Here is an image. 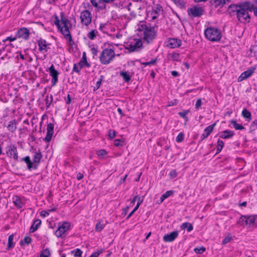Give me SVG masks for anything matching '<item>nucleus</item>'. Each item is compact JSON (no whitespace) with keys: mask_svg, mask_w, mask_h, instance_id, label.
I'll list each match as a JSON object with an SVG mask.
<instances>
[{"mask_svg":"<svg viewBox=\"0 0 257 257\" xmlns=\"http://www.w3.org/2000/svg\"><path fill=\"white\" fill-rule=\"evenodd\" d=\"M138 36L144 42L150 44L157 37V30L150 24H142L138 26Z\"/></svg>","mask_w":257,"mask_h":257,"instance_id":"1","label":"nucleus"},{"mask_svg":"<svg viewBox=\"0 0 257 257\" xmlns=\"http://www.w3.org/2000/svg\"><path fill=\"white\" fill-rule=\"evenodd\" d=\"M61 21L63 25L62 27L60 24V20L57 15L55 16V20L54 23L57 26L58 30L61 32L63 35L64 38L69 42V45L72 46L74 44L71 35L70 33L68 25H70V21L64 16L63 12L60 13Z\"/></svg>","mask_w":257,"mask_h":257,"instance_id":"2","label":"nucleus"},{"mask_svg":"<svg viewBox=\"0 0 257 257\" xmlns=\"http://www.w3.org/2000/svg\"><path fill=\"white\" fill-rule=\"evenodd\" d=\"M255 6L249 2H246L242 3V18L245 22H250V18L247 12H253L255 16L257 17V0H254Z\"/></svg>","mask_w":257,"mask_h":257,"instance_id":"3","label":"nucleus"},{"mask_svg":"<svg viewBox=\"0 0 257 257\" xmlns=\"http://www.w3.org/2000/svg\"><path fill=\"white\" fill-rule=\"evenodd\" d=\"M206 38L213 42H217L221 38V33L219 29L213 27L207 28L204 31Z\"/></svg>","mask_w":257,"mask_h":257,"instance_id":"4","label":"nucleus"},{"mask_svg":"<svg viewBox=\"0 0 257 257\" xmlns=\"http://www.w3.org/2000/svg\"><path fill=\"white\" fill-rule=\"evenodd\" d=\"M114 56L115 53L113 49H104L99 56L100 61L102 64L107 65L113 60Z\"/></svg>","mask_w":257,"mask_h":257,"instance_id":"5","label":"nucleus"},{"mask_svg":"<svg viewBox=\"0 0 257 257\" xmlns=\"http://www.w3.org/2000/svg\"><path fill=\"white\" fill-rule=\"evenodd\" d=\"M204 12V9L198 5L193 6L187 10L188 15L191 19L200 17Z\"/></svg>","mask_w":257,"mask_h":257,"instance_id":"6","label":"nucleus"},{"mask_svg":"<svg viewBox=\"0 0 257 257\" xmlns=\"http://www.w3.org/2000/svg\"><path fill=\"white\" fill-rule=\"evenodd\" d=\"M80 19L81 23L83 25L88 26L91 24L92 21V15L91 12L88 10L81 11L80 15Z\"/></svg>","mask_w":257,"mask_h":257,"instance_id":"7","label":"nucleus"},{"mask_svg":"<svg viewBox=\"0 0 257 257\" xmlns=\"http://www.w3.org/2000/svg\"><path fill=\"white\" fill-rule=\"evenodd\" d=\"M70 224L68 222H64L59 226L55 232V234L58 237L64 238L66 236V232L69 229Z\"/></svg>","mask_w":257,"mask_h":257,"instance_id":"8","label":"nucleus"},{"mask_svg":"<svg viewBox=\"0 0 257 257\" xmlns=\"http://www.w3.org/2000/svg\"><path fill=\"white\" fill-rule=\"evenodd\" d=\"M257 215H242V225L253 227L257 224Z\"/></svg>","mask_w":257,"mask_h":257,"instance_id":"9","label":"nucleus"},{"mask_svg":"<svg viewBox=\"0 0 257 257\" xmlns=\"http://www.w3.org/2000/svg\"><path fill=\"white\" fill-rule=\"evenodd\" d=\"M30 35V30L25 27H22L18 29L16 34L17 38L22 39L25 41L29 39Z\"/></svg>","mask_w":257,"mask_h":257,"instance_id":"10","label":"nucleus"},{"mask_svg":"<svg viewBox=\"0 0 257 257\" xmlns=\"http://www.w3.org/2000/svg\"><path fill=\"white\" fill-rule=\"evenodd\" d=\"M228 11L231 15H236L238 21H240L241 4L231 5L229 6Z\"/></svg>","mask_w":257,"mask_h":257,"instance_id":"11","label":"nucleus"},{"mask_svg":"<svg viewBox=\"0 0 257 257\" xmlns=\"http://www.w3.org/2000/svg\"><path fill=\"white\" fill-rule=\"evenodd\" d=\"M48 70L49 72H50V76L52 77L51 80V86H54L56 85L58 81L59 73L56 70H55L53 64L51 65V66L49 68Z\"/></svg>","mask_w":257,"mask_h":257,"instance_id":"12","label":"nucleus"},{"mask_svg":"<svg viewBox=\"0 0 257 257\" xmlns=\"http://www.w3.org/2000/svg\"><path fill=\"white\" fill-rule=\"evenodd\" d=\"M7 154L8 157L13 158L16 161L18 159L17 147L14 145H10L8 147Z\"/></svg>","mask_w":257,"mask_h":257,"instance_id":"13","label":"nucleus"},{"mask_svg":"<svg viewBox=\"0 0 257 257\" xmlns=\"http://www.w3.org/2000/svg\"><path fill=\"white\" fill-rule=\"evenodd\" d=\"M142 45L141 39H136L134 40V42H132L130 44L128 45L127 49L131 52H133L141 48Z\"/></svg>","mask_w":257,"mask_h":257,"instance_id":"14","label":"nucleus"},{"mask_svg":"<svg viewBox=\"0 0 257 257\" xmlns=\"http://www.w3.org/2000/svg\"><path fill=\"white\" fill-rule=\"evenodd\" d=\"M54 134V124L48 123L47 126V135L43 140L46 142H50Z\"/></svg>","mask_w":257,"mask_h":257,"instance_id":"15","label":"nucleus"},{"mask_svg":"<svg viewBox=\"0 0 257 257\" xmlns=\"http://www.w3.org/2000/svg\"><path fill=\"white\" fill-rule=\"evenodd\" d=\"M178 236V231L176 230L166 234L163 236V240L165 242H172Z\"/></svg>","mask_w":257,"mask_h":257,"instance_id":"16","label":"nucleus"},{"mask_svg":"<svg viewBox=\"0 0 257 257\" xmlns=\"http://www.w3.org/2000/svg\"><path fill=\"white\" fill-rule=\"evenodd\" d=\"M181 44L182 42L180 40L175 38H170L168 41L167 46L173 49L180 47Z\"/></svg>","mask_w":257,"mask_h":257,"instance_id":"17","label":"nucleus"},{"mask_svg":"<svg viewBox=\"0 0 257 257\" xmlns=\"http://www.w3.org/2000/svg\"><path fill=\"white\" fill-rule=\"evenodd\" d=\"M161 11H163L162 7L159 4H156L153 7L151 12V15H152V18L153 20H155L158 18V16L160 15Z\"/></svg>","mask_w":257,"mask_h":257,"instance_id":"18","label":"nucleus"},{"mask_svg":"<svg viewBox=\"0 0 257 257\" xmlns=\"http://www.w3.org/2000/svg\"><path fill=\"white\" fill-rule=\"evenodd\" d=\"M216 123H214L208 126L205 128L203 133L201 135V139L202 140L207 138L210 135V134L213 131L214 127Z\"/></svg>","mask_w":257,"mask_h":257,"instance_id":"19","label":"nucleus"},{"mask_svg":"<svg viewBox=\"0 0 257 257\" xmlns=\"http://www.w3.org/2000/svg\"><path fill=\"white\" fill-rule=\"evenodd\" d=\"M37 42L39 51L42 53L47 52L48 51V48L46 41L40 38L38 40Z\"/></svg>","mask_w":257,"mask_h":257,"instance_id":"20","label":"nucleus"},{"mask_svg":"<svg viewBox=\"0 0 257 257\" xmlns=\"http://www.w3.org/2000/svg\"><path fill=\"white\" fill-rule=\"evenodd\" d=\"M255 68L253 67H249L246 71L242 73V80L249 78L255 72Z\"/></svg>","mask_w":257,"mask_h":257,"instance_id":"21","label":"nucleus"},{"mask_svg":"<svg viewBox=\"0 0 257 257\" xmlns=\"http://www.w3.org/2000/svg\"><path fill=\"white\" fill-rule=\"evenodd\" d=\"M22 160L27 164L28 169L30 171H31L32 168H33L35 170L37 168V165H35L34 166L33 165V162L31 161L30 157L26 156L22 158Z\"/></svg>","mask_w":257,"mask_h":257,"instance_id":"22","label":"nucleus"},{"mask_svg":"<svg viewBox=\"0 0 257 257\" xmlns=\"http://www.w3.org/2000/svg\"><path fill=\"white\" fill-rule=\"evenodd\" d=\"M167 59L170 61H180V54L176 52H172L168 54Z\"/></svg>","mask_w":257,"mask_h":257,"instance_id":"23","label":"nucleus"},{"mask_svg":"<svg viewBox=\"0 0 257 257\" xmlns=\"http://www.w3.org/2000/svg\"><path fill=\"white\" fill-rule=\"evenodd\" d=\"M41 224V221L39 219L35 220L30 228V232H34L36 231Z\"/></svg>","mask_w":257,"mask_h":257,"instance_id":"24","label":"nucleus"},{"mask_svg":"<svg viewBox=\"0 0 257 257\" xmlns=\"http://www.w3.org/2000/svg\"><path fill=\"white\" fill-rule=\"evenodd\" d=\"M8 130L12 133L16 131L17 128V122L16 119L10 121L7 126Z\"/></svg>","mask_w":257,"mask_h":257,"instance_id":"25","label":"nucleus"},{"mask_svg":"<svg viewBox=\"0 0 257 257\" xmlns=\"http://www.w3.org/2000/svg\"><path fill=\"white\" fill-rule=\"evenodd\" d=\"M210 3L215 8L222 7L225 4V0H211Z\"/></svg>","mask_w":257,"mask_h":257,"instance_id":"26","label":"nucleus"},{"mask_svg":"<svg viewBox=\"0 0 257 257\" xmlns=\"http://www.w3.org/2000/svg\"><path fill=\"white\" fill-rule=\"evenodd\" d=\"M233 135V132L229 130H225L221 133L220 137L223 139H228L232 137Z\"/></svg>","mask_w":257,"mask_h":257,"instance_id":"27","label":"nucleus"},{"mask_svg":"<svg viewBox=\"0 0 257 257\" xmlns=\"http://www.w3.org/2000/svg\"><path fill=\"white\" fill-rule=\"evenodd\" d=\"M242 116L247 121H249L251 119V113L247 110L246 108H244L242 110Z\"/></svg>","mask_w":257,"mask_h":257,"instance_id":"28","label":"nucleus"},{"mask_svg":"<svg viewBox=\"0 0 257 257\" xmlns=\"http://www.w3.org/2000/svg\"><path fill=\"white\" fill-rule=\"evenodd\" d=\"M13 202L16 206H17L18 208H22V202L20 199V198L18 196H15L13 198Z\"/></svg>","mask_w":257,"mask_h":257,"instance_id":"29","label":"nucleus"},{"mask_svg":"<svg viewBox=\"0 0 257 257\" xmlns=\"http://www.w3.org/2000/svg\"><path fill=\"white\" fill-rule=\"evenodd\" d=\"M78 63L79 65L82 66L83 67L84 66H86L87 67H90L89 63H88L87 61L86 56V54H85V52H84L83 53L82 58L81 61Z\"/></svg>","mask_w":257,"mask_h":257,"instance_id":"30","label":"nucleus"},{"mask_svg":"<svg viewBox=\"0 0 257 257\" xmlns=\"http://www.w3.org/2000/svg\"><path fill=\"white\" fill-rule=\"evenodd\" d=\"M119 75L122 77L124 81L126 82H128L131 80V76L129 73L126 71H121L120 72Z\"/></svg>","mask_w":257,"mask_h":257,"instance_id":"31","label":"nucleus"},{"mask_svg":"<svg viewBox=\"0 0 257 257\" xmlns=\"http://www.w3.org/2000/svg\"><path fill=\"white\" fill-rule=\"evenodd\" d=\"M181 228L182 229H187L188 232H190L193 229V225L189 222H184L181 226Z\"/></svg>","mask_w":257,"mask_h":257,"instance_id":"32","label":"nucleus"},{"mask_svg":"<svg viewBox=\"0 0 257 257\" xmlns=\"http://www.w3.org/2000/svg\"><path fill=\"white\" fill-rule=\"evenodd\" d=\"M223 146H224L223 142L222 140L218 139L217 141V145L216 147V154H218V153H220L221 152V151L222 150Z\"/></svg>","mask_w":257,"mask_h":257,"instance_id":"33","label":"nucleus"},{"mask_svg":"<svg viewBox=\"0 0 257 257\" xmlns=\"http://www.w3.org/2000/svg\"><path fill=\"white\" fill-rule=\"evenodd\" d=\"M14 240V235L11 234L9 236L8 238V243L7 246V249H10V248H13L14 246V244L13 243Z\"/></svg>","mask_w":257,"mask_h":257,"instance_id":"34","label":"nucleus"},{"mask_svg":"<svg viewBox=\"0 0 257 257\" xmlns=\"http://www.w3.org/2000/svg\"><path fill=\"white\" fill-rule=\"evenodd\" d=\"M74 257H82V251L79 248H76L71 251Z\"/></svg>","mask_w":257,"mask_h":257,"instance_id":"35","label":"nucleus"},{"mask_svg":"<svg viewBox=\"0 0 257 257\" xmlns=\"http://www.w3.org/2000/svg\"><path fill=\"white\" fill-rule=\"evenodd\" d=\"M97 31L96 30H93L89 32L87 34V37L90 40H94L96 37Z\"/></svg>","mask_w":257,"mask_h":257,"instance_id":"36","label":"nucleus"},{"mask_svg":"<svg viewBox=\"0 0 257 257\" xmlns=\"http://www.w3.org/2000/svg\"><path fill=\"white\" fill-rule=\"evenodd\" d=\"M41 158V153H36L33 156V161L34 163H39Z\"/></svg>","mask_w":257,"mask_h":257,"instance_id":"37","label":"nucleus"},{"mask_svg":"<svg viewBox=\"0 0 257 257\" xmlns=\"http://www.w3.org/2000/svg\"><path fill=\"white\" fill-rule=\"evenodd\" d=\"M181 9L184 8L185 3L183 0H171Z\"/></svg>","mask_w":257,"mask_h":257,"instance_id":"38","label":"nucleus"},{"mask_svg":"<svg viewBox=\"0 0 257 257\" xmlns=\"http://www.w3.org/2000/svg\"><path fill=\"white\" fill-rule=\"evenodd\" d=\"M105 225L102 221H99L95 225V230L96 231H101L104 227Z\"/></svg>","mask_w":257,"mask_h":257,"instance_id":"39","label":"nucleus"},{"mask_svg":"<svg viewBox=\"0 0 257 257\" xmlns=\"http://www.w3.org/2000/svg\"><path fill=\"white\" fill-rule=\"evenodd\" d=\"M189 112V110H184L183 111H180L178 113L179 116L182 118H183L186 121L188 120V117H187V114Z\"/></svg>","mask_w":257,"mask_h":257,"instance_id":"40","label":"nucleus"},{"mask_svg":"<svg viewBox=\"0 0 257 257\" xmlns=\"http://www.w3.org/2000/svg\"><path fill=\"white\" fill-rule=\"evenodd\" d=\"M141 203H142V201L140 200H139V201L138 202H137V205L136 206V207L134 208V209L132 211V212L126 217V219H129L131 217V216L138 210V209L139 208V207Z\"/></svg>","mask_w":257,"mask_h":257,"instance_id":"41","label":"nucleus"},{"mask_svg":"<svg viewBox=\"0 0 257 257\" xmlns=\"http://www.w3.org/2000/svg\"><path fill=\"white\" fill-rule=\"evenodd\" d=\"M184 139V134L182 132L180 133L176 139V141L178 143H181L183 141Z\"/></svg>","mask_w":257,"mask_h":257,"instance_id":"42","label":"nucleus"},{"mask_svg":"<svg viewBox=\"0 0 257 257\" xmlns=\"http://www.w3.org/2000/svg\"><path fill=\"white\" fill-rule=\"evenodd\" d=\"M82 68H83V67L79 65V63H75L73 65V71L79 73Z\"/></svg>","mask_w":257,"mask_h":257,"instance_id":"43","label":"nucleus"},{"mask_svg":"<svg viewBox=\"0 0 257 257\" xmlns=\"http://www.w3.org/2000/svg\"><path fill=\"white\" fill-rule=\"evenodd\" d=\"M194 250L195 252L197 254H202L205 251L206 248L202 246L201 247H196L194 248Z\"/></svg>","mask_w":257,"mask_h":257,"instance_id":"44","label":"nucleus"},{"mask_svg":"<svg viewBox=\"0 0 257 257\" xmlns=\"http://www.w3.org/2000/svg\"><path fill=\"white\" fill-rule=\"evenodd\" d=\"M32 241V238L29 236H26L23 239L21 240L20 241L21 244H23L24 243L29 244Z\"/></svg>","mask_w":257,"mask_h":257,"instance_id":"45","label":"nucleus"},{"mask_svg":"<svg viewBox=\"0 0 257 257\" xmlns=\"http://www.w3.org/2000/svg\"><path fill=\"white\" fill-rule=\"evenodd\" d=\"M250 131L252 132L257 129V119L253 121L249 127Z\"/></svg>","mask_w":257,"mask_h":257,"instance_id":"46","label":"nucleus"},{"mask_svg":"<svg viewBox=\"0 0 257 257\" xmlns=\"http://www.w3.org/2000/svg\"><path fill=\"white\" fill-rule=\"evenodd\" d=\"M90 2L94 7H98V5L104 3L103 0H90Z\"/></svg>","mask_w":257,"mask_h":257,"instance_id":"47","label":"nucleus"},{"mask_svg":"<svg viewBox=\"0 0 257 257\" xmlns=\"http://www.w3.org/2000/svg\"><path fill=\"white\" fill-rule=\"evenodd\" d=\"M50 255V251L48 249L46 248L43 250L42 253L40 254V256L42 257H49Z\"/></svg>","mask_w":257,"mask_h":257,"instance_id":"48","label":"nucleus"},{"mask_svg":"<svg viewBox=\"0 0 257 257\" xmlns=\"http://www.w3.org/2000/svg\"><path fill=\"white\" fill-rule=\"evenodd\" d=\"M157 60L156 59H152L149 62H142L141 64L146 66L148 65H154L156 63Z\"/></svg>","mask_w":257,"mask_h":257,"instance_id":"49","label":"nucleus"},{"mask_svg":"<svg viewBox=\"0 0 257 257\" xmlns=\"http://www.w3.org/2000/svg\"><path fill=\"white\" fill-rule=\"evenodd\" d=\"M114 145L116 147L122 146L123 142L120 139H116L114 141Z\"/></svg>","mask_w":257,"mask_h":257,"instance_id":"50","label":"nucleus"},{"mask_svg":"<svg viewBox=\"0 0 257 257\" xmlns=\"http://www.w3.org/2000/svg\"><path fill=\"white\" fill-rule=\"evenodd\" d=\"M108 136L109 137V138L110 140H112V139L115 138V135H116V133H115V132L114 130H109L108 131Z\"/></svg>","mask_w":257,"mask_h":257,"instance_id":"51","label":"nucleus"},{"mask_svg":"<svg viewBox=\"0 0 257 257\" xmlns=\"http://www.w3.org/2000/svg\"><path fill=\"white\" fill-rule=\"evenodd\" d=\"M177 173L175 170H172L169 173V176L170 178L174 179L177 176Z\"/></svg>","mask_w":257,"mask_h":257,"instance_id":"52","label":"nucleus"},{"mask_svg":"<svg viewBox=\"0 0 257 257\" xmlns=\"http://www.w3.org/2000/svg\"><path fill=\"white\" fill-rule=\"evenodd\" d=\"M233 127L237 130H241V124H238L236 122V121L234 120H231V121Z\"/></svg>","mask_w":257,"mask_h":257,"instance_id":"53","label":"nucleus"},{"mask_svg":"<svg viewBox=\"0 0 257 257\" xmlns=\"http://www.w3.org/2000/svg\"><path fill=\"white\" fill-rule=\"evenodd\" d=\"M46 105L47 107H49L50 105H51V103H52L53 101V96L51 95L50 96V100H49L48 99V96H47L46 98Z\"/></svg>","mask_w":257,"mask_h":257,"instance_id":"54","label":"nucleus"},{"mask_svg":"<svg viewBox=\"0 0 257 257\" xmlns=\"http://www.w3.org/2000/svg\"><path fill=\"white\" fill-rule=\"evenodd\" d=\"M17 39V38L16 36L14 37H13L12 36L8 37L6 39L3 40L2 42H4V43L7 42V41H9L10 42H12V41H15Z\"/></svg>","mask_w":257,"mask_h":257,"instance_id":"55","label":"nucleus"},{"mask_svg":"<svg viewBox=\"0 0 257 257\" xmlns=\"http://www.w3.org/2000/svg\"><path fill=\"white\" fill-rule=\"evenodd\" d=\"M106 3H102L101 4L98 5V7H96L99 10H106V6L105 4Z\"/></svg>","mask_w":257,"mask_h":257,"instance_id":"56","label":"nucleus"},{"mask_svg":"<svg viewBox=\"0 0 257 257\" xmlns=\"http://www.w3.org/2000/svg\"><path fill=\"white\" fill-rule=\"evenodd\" d=\"M202 104V100L201 98H198L196 100L195 107L196 109H199Z\"/></svg>","mask_w":257,"mask_h":257,"instance_id":"57","label":"nucleus"},{"mask_svg":"<svg viewBox=\"0 0 257 257\" xmlns=\"http://www.w3.org/2000/svg\"><path fill=\"white\" fill-rule=\"evenodd\" d=\"M103 78H104V76L102 75H101L100 79H99V80L96 82V89H98L100 87L101 84V81L103 80Z\"/></svg>","mask_w":257,"mask_h":257,"instance_id":"58","label":"nucleus"},{"mask_svg":"<svg viewBox=\"0 0 257 257\" xmlns=\"http://www.w3.org/2000/svg\"><path fill=\"white\" fill-rule=\"evenodd\" d=\"M139 200L141 201L142 203L143 202V199H141L140 197H139L138 196H135L132 200L131 203L134 204L136 201H137L138 202Z\"/></svg>","mask_w":257,"mask_h":257,"instance_id":"59","label":"nucleus"},{"mask_svg":"<svg viewBox=\"0 0 257 257\" xmlns=\"http://www.w3.org/2000/svg\"><path fill=\"white\" fill-rule=\"evenodd\" d=\"M174 193V191L172 190H169L166 191L163 195L165 196V197L167 198L169 196H172Z\"/></svg>","mask_w":257,"mask_h":257,"instance_id":"60","label":"nucleus"},{"mask_svg":"<svg viewBox=\"0 0 257 257\" xmlns=\"http://www.w3.org/2000/svg\"><path fill=\"white\" fill-rule=\"evenodd\" d=\"M102 252V250H97V251L93 252L89 257H98Z\"/></svg>","mask_w":257,"mask_h":257,"instance_id":"61","label":"nucleus"},{"mask_svg":"<svg viewBox=\"0 0 257 257\" xmlns=\"http://www.w3.org/2000/svg\"><path fill=\"white\" fill-rule=\"evenodd\" d=\"M107 154V152L104 150H100L97 152V155L99 156H102Z\"/></svg>","mask_w":257,"mask_h":257,"instance_id":"62","label":"nucleus"},{"mask_svg":"<svg viewBox=\"0 0 257 257\" xmlns=\"http://www.w3.org/2000/svg\"><path fill=\"white\" fill-rule=\"evenodd\" d=\"M91 52L92 54H93V56H96L98 53V50L95 47H92L91 48Z\"/></svg>","mask_w":257,"mask_h":257,"instance_id":"63","label":"nucleus"},{"mask_svg":"<svg viewBox=\"0 0 257 257\" xmlns=\"http://www.w3.org/2000/svg\"><path fill=\"white\" fill-rule=\"evenodd\" d=\"M231 237H229V236H226V237H225L224 238V239L222 241V244H225L227 243H228L230 240H231Z\"/></svg>","mask_w":257,"mask_h":257,"instance_id":"64","label":"nucleus"}]
</instances>
